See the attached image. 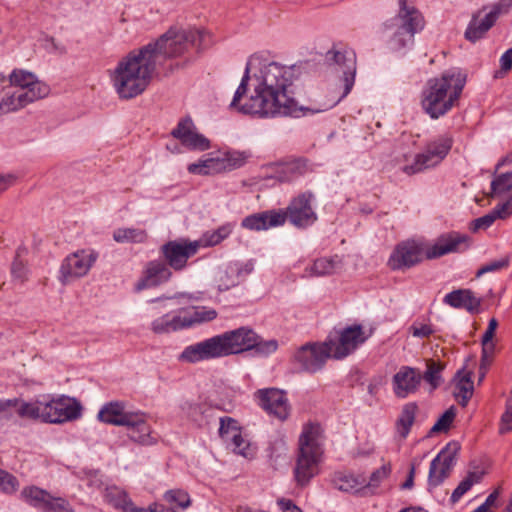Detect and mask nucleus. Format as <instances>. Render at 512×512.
<instances>
[{
    "instance_id": "nucleus-41",
    "label": "nucleus",
    "mask_w": 512,
    "mask_h": 512,
    "mask_svg": "<svg viewBox=\"0 0 512 512\" xmlns=\"http://www.w3.org/2000/svg\"><path fill=\"white\" fill-rule=\"evenodd\" d=\"M164 499L170 503L175 504L177 507L181 509H186L191 504V499L189 494L181 489H173L169 490L164 494Z\"/></svg>"
},
{
    "instance_id": "nucleus-42",
    "label": "nucleus",
    "mask_w": 512,
    "mask_h": 512,
    "mask_svg": "<svg viewBox=\"0 0 512 512\" xmlns=\"http://www.w3.org/2000/svg\"><path fill=\"white\" fill-rule=\"evenodd\" d=\"M441 370V365L437 364L436 362L429 361L427 363V370L422 375V380L428 382L432 390L436 389L440 385Z\"/></svg>"
},
{
    "instance_id": "nucleus-62",
    "label": "nucleus",
    "mask_w": 512,
    "mask_h": 512,
    "mask_svg": "<svg viewBox=\"0 0 512 512\" xmlns=\"http://www.w3.org/2000/svg\"><path fill=\"white\" fill-rule=\"evenodd\" d=\"M500 66L504 71L512 68V48L508 49L500 58Z\"/></svg>"
},
{
    "instance_id": "nucleus-56",
    "label": "nucleus",
    "mask_w": 512,
    "mask_h": 512,
    "mask_svg": "<svg viewBox=\"0 0 512 512\" xmlns=\"http://www.w3.org/2000/svg\"><path fill=\"white\" fill-rule=\"evenodd\" d=\"M512 430V405L506 404V411L501 418L500 433H507Z\"/></svg>"
},
{
    "instance_id": "nucleus-11",
    "label": "nucleus",
    "mask_w": 512,
    "mask_h": 512,
    "mask_svg": "<svg viewBox=\"0 0 512 512\" xmlns=\"http://www.w3.org/2000/svg\"><path fill=\"white\" fill-rule=\"evenodd\" d=\"M459 450L460 444L451 441L431 461L428 473L429 490L438 487L449 477Z\"/></svg>"
},
{
    "instance_id": "nucleus-43",
    "label": "nucleus",
    "mask_w": 512,
    "mask_h": 512,
    "mask_svg": "<svg viewBox=\"0 0 512 512\" xmlns=\"http://www.w3.org/2000/svg\"><path fill=\"white\" fill-rule=\"evenodd\" d=\"M455 415L456 413L454 406L447 409L436 421V423L432 426V428L430 429V433L435 434L440 432H446L450 428L455 418Z\"/></svg>"
},
{
    "instance_id": "nucleus-47",
    "label": "nucleus",
    "mask_w": 512,
    "mask_h": 512,
    "mask_svg": "<svg viewBox=\"0 0 512 512\" xmlns=\"http://www.w3.org/2000/svg\"><path fill=\"white\" fill-rule=\"evenodd\" d=\"M508 265H509V259L507 257H502L500 259L493 260V261L483 265L477 271L476 276L480 277L489 272H495V271L502 270V269L508 267Z\"/></svg>"
},
{
    "instance_id": "nucleus-46",
    "label": "nucleus",
    "mask_w": 512,
    "mask_h": 512,
    "mask_svg": "<svg viewBox=\"0 0 512 512\" xmlns=\"http://www.w3.org/2000/svg\"><path fill=\"white\" fill-rule=\"evenodd\" d=\"M237 424V421L231 417L220 418L219 435L225 442L228 443L230 436L240 429Z\"/></svg>"
},
{
    "instance_id": "nucleus-13",
    "label": "nucleus",
    "mask_w": 512,
    "mask_h": 512,
    "mask_svg": "<svg viewBox=\"0 0 512 512\" xmlns=\"http://www.w3.org/2000/svg\"><path fill=\"white\" fill-rule=\"evenodd\" d=\"M199 247L198 241L172 240L163 244L160 252L171 269L181 271L186 267L188 259L198 252Z\"/></svg>"
},
{
    "instance_id": "nucleus-15",
    "label": "nucleus",
    "mask_w": 512,
    "mask_h": 512,
    "mask_svg": "<svg viewBox=\"0 0 512 512\" xmlns=\"http://www.w3.org/2000/svg\"><path fill=\"white\" fill-rule=\"evenodd\" d=\"M97 255L93 252L80 250L68 255L62 262L60 267V280L63 284H67L74 279L85 276L94 262Z\"/></svg>"
},
{
    "instance_id": "nucleus-4",
    "label": "nucleus",
    "mask_w": 512,
    "mask_h": 512,
    "mask_svg": "<svg viewBox=\"0 0 512 512\" xmlns=\"http://www.w3.org/2000/svg\"><path fill=\"white\" fill-rule=\"evenodd\" d=\"M469 246V236L458 232L439 236L425 252L417 242L405 241L395 247L388 260V265L392 270H404L420 263L424 255L427 259H436L450 253L463 252Z\"/></svg>"
},
{
    "instance_id": "nucleus-23",
    "label": "nucleus",
    "mask_w": 512,
    "mask_h": 512,
    "mask_svg": "<svg viewBox=\"0 0 512 512\" xmlns=\"http://www.w3.org/2000/svg\"><path fill=\"white\" fill-rule=\"evenodd\" d=\"M284 223L285 217L282 214V209H273L251 214L242 220L241 225L249 230L261 231L282 226Z\"/></svg>"
},
{
    "instance_id": "nucleus-24",
    "label": "nucleus",
    "mask_w": 512,
    "mask_h": 512,
    "mask_svg": "<svg viewBox=\"0 0 512 512\" xmlns=\"http://www.w3.org/2000/svg\"><path fill=\"white\" fill-rule=\"evenodd\" d=\"M309 170L306 158H289L275 164V178L280 182L289 183L306 175Z\"/></svg>"
},
{
    "instance_id": "nucleus-53",
    "label": "nucleus",
    "mask_w": 512,
    "mask_h": 512,
    "mask_svg": "<svg viewBox=\"0 0 512 512\" xmlns=\"http://www.w3.org/2000/svg\"><path fill=\"white\" fill-rule=\"evenodd\" d=\"M495 220V217L490 212L482 217L473 220L471 222L470 230L472 232H477L480 229H487L495 222Z\"/></svg>"
},
{
    "instance_id": "nucleus-52",
    "label": "nucleus",
    "mask_w": 512,
    "mask_h": 512,
    "mask_svg": "<svg viewBox=\"0 0 512 512\" xmlns=\"http://www.w3.org/2000/svg\"><path fill=\"white\" fill-rule=\"evenodd\" d=\"M491 213L495 219H506L512 214V197L505 202L498 204Z\"/></svg>"
},
{
    "instance_id": "nucleus-32",
    "label": "nucleus",
    "mask_w": 512,
    "mask_h": 512,
    "mask_svg": "<svg viewBox=\"0 0 512 512\" xmlns=\"http://www.w3.org/2000/svg\"><path fill=\"white\" fill-rule=\"evenodd\" d=\"M457 380L455 396L459 398V404L466 406L473 395V381L471 372L459 370L455 376Z\"/></svg>"
},
{
    "instance_id": "nucleus-9",
    "label": "nucleus",
    "mask_w": 512,
    "mask_h": 512,
    "mask_svg": "<svg viewBox=\"0 0 512 512\" xmlns=\"http://www.w3.org/2000/svg\"><path fill=\"white\" fill-rule=\"evenodd\" d=\"M314 194L310 191L303 192L294 197L285 210L282 209V214L285 221L289 222L300 229H305L313 225L318 216L312 207Z\"/></svg>"
},
{
    "instance_id": "nucleus-17",
    "label": "nucleus",
    "mask_w": 512,
    "mask_h": 512,
    "mask_svg": "<svg viewBox=\"0 0 512 512\" xmlns=\"http://www.w3.org/2000/svg\"><path fill=\"white\" fill-rule=\"evenodd\" d=\"M260 407L269 415L284 421L290 413V405L286 393L276 388L261 389L256 392Z\"/></svg>"
},
{
    "instance_id": "nucleus-48",
    "label": "nucleus",
    "mask_w": 512,
    "mask_h": 512,
    "mask_svg": "<svg viewBox=\"0 0 512 512\" xmlns=\"http://www.w3.org/2000/svg\"><path fill=\"white\" fill-rule=\"evenodd\" d=\"M229 442L235 453L246 456L245 450L249 443L242 437L240 429L230 436Z\"/></svg>"
},
{
    "instance_id": "nucleus-40",
    "label": "nucleus",
    "mask_w": 512,
    "mask_h": 512,
    "mask_svg": "<svg viewBox=\"0 0 512 512\" xmlns=\"http://www.w3.org/2000/svg\"><path fill=\"white\" fill-rule=\"evenodd\" d=\"M480 480V476L475 472H470L454 489L451 495V502L456 503L459 499L471 489L474 483H477Z\"/></svg>"
},
{
    "instance_id": "nucleus-16",
    "label": "nucleus",
    "mask_w": 512,
    "mask_h": 512,
    "mask_svg": "<svg viewBox=\"0 0 512 512\" xmlns=\"http://www.w3.org/2000/svg\"><path fill=\"white\" fill-rule=\"evenodd\" d=\"M44 411V422L63 423L79 418L82 407L76 400L60 398L45 401Z\"/></svg>"
},
{
    "instance_id": "nucleus-12",
    "label": "nucleus",
    "mask_w": 512,
    "mask_h": 512,
    "mask_svg": "<svg viewBox=\"0 0 512 512\" xmlns=\"http://www.w3.org/2000/svg\"><path fill=\"white\" fill-rule=\"evenodd\" d=\"M367 338L362 326L355 324L343 328L336 339L329 337L326 341L329 342L332 358L339 360L353 353Z\"/></svg>"
},
{
    "instance_id": "nucleus-1",
    "label": "nucleus",
    "mask_w": 512,
    "mask_h": 512,
    "mask_svg": "<svg viewBox=\"0 0 512 512\" xmlns=\"http://www.w3.org/2000/svg\"><path fill=\"white\" fill-rule=\"evenodd\" d=\"M255 60L250 58L244 75L230 103L231 108L257 118L278 116L301 117L333 108L337 101H328L320 105H299L294 95L295 72L293 67L278 62H260L257 73L250 76Z\"/></svg>"
},
{
    "instance_id": "nucleus-30",
    "label": "nucleus",
    "mask_w": 512,
    "mask_h": 512,
    "mask_svg": "<svg viewBox=\"0 0 512 512\" xmlns=\"http://www.w3.org/2000/svg\"><path fill=\"white\" fill-rule=\"evenodd\" d=\"M180 313L184 317L186 328L210 322L217 317V311L213 308L205 306L192 307L191 309H180Z\"/></svg>"
},
{
    "instance_id": "nucleus-26",
    "label": "nucleus",
    "mask_w": 512,
    "mask_h": 512,
    "mask_svg": "<svg viewBox=\"0 0 512 512\" xmlns=\"http://www.w3.org/2000/svg\"><path fill=\"white\" fill-rule=\"evenodd\" d=\"M443 302L456 309H465L469 313H477L481 299L469 289H457L445 295Z\"/></svg>"
},
{
    "instance_id": "nucleus-51",
    "label": "nucleus",
    "mask_w": 512,
    "mask_h": 512,
    "mask_svg": "<svg viewBox=\"0 0 512 512\" xmlns=\"http://www.w3.org/2000/svg\"><path fill=\"white\" fill-rule=\"evenodd\" d=\"M231 233V229L228 226H222L217 230L213 231L206 239V244L214 246L219 244L222 240L228 237Z\"/></svg>"
},
{
    "instance_id": "nucleus-45",
    "label": "nucleus",
    "mask_w": 512,
    "mask_h": 512,
    "mask_svg": "<svg viewBox=\"0 0 512 512\" xmlns=\"http://www.w3.org/2000/svg\"><path fill=\"white\" fill-rule=\"evenodd\" d=\"M334 484L337 489L344 492L358 491L360 483L352 475L339 474L334 479Z\"/></svg>"
},
{
    "instance_id": "nucleus-20",
    "label": "nucleus",
    "mask_w": 512,
    "mask_h": 512,
    "mask_svg": "<svg viewBox=\"0 0 512 512\" xmlns=\"http://www.w3.org/2000/svg\"><path fill=\"white\" fill-rule=\"evenodd\" d=\"M171 270L164 261H149L145 266L142 277L135 285L136 291L157 287L168 282L173 276Z\"/></svg>"
},
{
    "instance_id": "nucleus-59",
    "label": "nucleus",
    "mask_w": 512,
    "mask_h": 512,
    "mask_svg": "<svg viewBox=\"0 0 512 512\" xmlns=\"http://www.w3.org/2000/svg\"><path fill=\"white\" fill-rule=\"evenodd\" d=\"M278 506L283 512H303L293 501L289 499H279L277 501Z\"/></svg>"
},
{
    "instance_id": "nucleus-29",
    "label": "nucleus",
    "mask_w": 512,
    "mask_h": 512,
    "mask_svg": "<svg viewBox=\"0 0 512 512\" xmlns=\"http://www.w3.org/2000/svg\"><path fill=\"white\" fill-rule=\"evenodd\" d=\"M104 498L107 503L123 512H146V509L135 507L127 493L116 486L106 488Z\"/></svg>"
},
{
    "instance_id": "nucleus-38",
    "label": "nucleus",
    "mask_w": 512,
    "mask_h": 512,
    "mask_svg": "<svg viewBox=\"0 0 512 512\" xmlns=\"http://www.w3.org/2000/svg\"><path fill=\"white\" fill-rule=\"evenodd\" d=\"M512 191V172L498 175L491 182V193L489 196L501 195Z\"/></svg>"
},
{
    "instance_id": "nucleus-35",
    "label": "nucleus",
    "mask_w": 512,
    "mask_h": 512,
    "mask_svg": "<svg viewBox=\"0 0 512 512\" xmlns=\"http://www.w3.org/2000/svg\"><path fill=\"white\" fill-rule=\"evenodd\" d=\"M340 261L334 258H319L311 266V276H326L334 273L339 267Z\"/></svg>"
},
{
    "instance_id": "nucleus-34",
    "label": "nucleus",
    "mask_w": 512,
    "mask_h": 512,
    "mask_svg": "<svg viewBox=\"0 0 512 512\" xmlns=\"http://www.w3.org/2000/svg\"><path fill=\"white\" fill-rule=\"evenodd\" d=\"M49 94V87L46 84H36L29 88L21 89V91L15 92L19 109L26 105L42 99Z\"/></svg>"
},
{
    "instance_id": "nucleus-27",
    "label": "nucleus",
    "mask_w": 512,
    "mask_h": 512,
    "mask_svg": "<svg viewBox=\"0 0 512 512\" xmlns=\"http://www.w3.org/2000/svg\"><path fill=\"white\" fill-rule=\"evenodd\" d=\"M131 424H125L128 429V437L139 444L150 445L155 442L151 436V428L143 413L136 412L132 415Z\"/></svg>"
},
{
    "instance_id": "nucleus-37",
    "label": "nucleus",
    "mask_w": 512,
    "mask_h": 512,
    "mask_svg": "<svg viewBox=\"0 0 512 512\" xmlns=\"http://www.w3.org/2000/svg\"><path fill=\"white\" fill-rule=\"evenodd\" d=\"M146 233L136 228H119L114 231L113 238L116 242H137L141 243L146 240Z\"/></svg>"
},
{
    "instance_id": "nucleus-10",
    "label": "nucleus",
    "mask_w": 512,
    "mask_h": 512,
    "mask_svg": "<svg viewBox=\"0 0 512 512\" xmlns=\"http://www.w3.org/2000/svg\"><path fill=\"white\" fill-rule=\"evenodd\" d=\"M332 357L329 342L307 343L294 353L293 359L302 371L316 373L321 370L327 359Z\"/></svg>"
},
{
    "instance_id": "nucleus-3",
    "label": "nucleus",
    "mask_w": 512,
    "mask_h": 512,
    "mask_svg": "<svg viewBox=\"0 0 512 512\" xmlns=\"http://www.w3.org/2000/svg\"><path fill=\"white\" fill-rule=\"evenodd\" d=\"M277 348L276 340L264 341L253 329L242 326L185 347L179 360L194 364L249 350L266 356L275 352Z\"/></svg>"
},
{
    "instance_id": "nucleus-19",
    "label": "nucleus",
    "mask_w": 512,
    "mask_h": 512,
    "mask_svg": "<svg viewBox=\"0 0 512 512\" xmlns=\"http://www.w3.org/2000/svg\"><path fill=\"white\" fill-rule=\"evenodd\" d=\"M327 56H331L334 63L342 68L343 71L344 91L342 96L336 100L338 103L342 98L346 97L350 93L354 85L356 75V54L350 49L330 50L327 52Z\"/></svg>"
},
{
    "instance_id": "nucleus-8",
    "label": "nucleus",
    "mask_w": 512,
    "mask_h": 512,
    "mask_svg": "<svg viewBox=\"0 0 512 512\" xmlns=\"http://www.w3.org/2000/svg\"><path fill=\"white\" fill-rule=\"evenodd\" d=\"M452 145V135L445 133L438 136L436 139L427 143L422 153L415 155L412 164L404 165L402 171L407 175H414L437 166L448 155Z\"/></svg>"
},
{
    "instance_id": "nucleus-61",
    "label": "nucleus",
    "mask_w": 512,
    "mask_h": 512,
    "mask_svg": "<svg viewBox=\"0 0 512 512\" xmlns=\"http://www.w3.org/2000/svg\"><path fill=\"white\" fill-rule=\"evenodd\" d=\"M497 327H498V321L495 318H491L489 320L488 327L482 336V340H485V341L492 340Z\"/></svg>"
},
{
    "instance_id": "nucleus-63",
    "label": "nucleus",
    "mask_w": 512,
    "mask_h": 512,
    "mask_svg": "<svg viewBox=\"0 0 512 512\" xmlns=\"http://www.w3.org/2000/svg\"><path fill=\"white\" fill-rule=\"evenodd\" d=\"M481 343H482V353L484 354V358L486 356L492 357L494 350H495V345L492 342V340H490V341L481 340Z\"/></svg>"
},
{
    "instance_id": "nucleus-58",
    "label": "nucleus",
    "mask_w": 512,
    "mask_h": 512,
    "mask_svg": "<svg viewBox=\"0 0 512 512\" xmlns=\"http://www.w3.org/2000/svg\"><path fill=\"white\" fill-rule=\"evenodd\" d=\"M414 337L426 338L429 337L434 331L430 325L421 324L419 326L413 325L411 327Z\"/></svg>"
},
{
    "instance_id": "nucleus-2",
    "label": "nucleus",
    "mask_w": 512,
    "mask_h": 512,
    "mask_svg": "<svg viewBox=\"0 0 512 512\" xmlns=\"http://www.w3.org/2000/svg\"><path fill=\"white\" fill-rule=\"evenodd\" d=\"M210 43V34L205 30L170 29L117 63L111 73L113 87L120 99H133L148 88L167 59L182 56L190 47L206 48Z\"/></svg>"
},
{
    "instance_id": "nucleus-44",
    "label": "nucleus",
    "mask_w": 512,
    "mask_h": 512,
    "mask_svg": "<svg viewBox=\"0 0 512 512\" xmlns=\"http://www.w3.org/2000/svg\"><path fill=\"white\" fill-rule=\"evenodd\" d=\"M19 488V481L11 473L0 469V491L5 494H13Z\"/></svg>"
},
{
    "instance_id": "nucleus-5",
    "label": "nucleus",
    "mask_w": 512,
    "mask_h": 512,
    "mask_svg": "<svg viewBox=\"0 0 512 512\" xmlns=\"http://www.w3.org/2000/svg\"><path fill=\"white\" fill-rule=\"evenodd\" d=\"M465 80L460 74L445 72L429 79L423 91L422 108L432 119L448 113L458 102Z\"/></svg>"
},
{
    "instance_id": "nucleus-49",
    "label": "nucleus",
    "mask_w": 512,
    "mask_h": 512,
    "mask_svg": "<svg viewBox=\"0 0 512 512\" xmlns=\"http://www.w3.org/2000/svg\"><path fill=\"white\" fill-rule=\"evenodd\" d=\"M390 472L391 467L389 464L382 465L371 474L368 486L377 487L385 478L389 476Z\"/></svg>"
},
{
    "instance_id": "nucleus-33",
    "label": "nucleus",
    "mask_w": 512,
    "mask_h": 512,
    "mask_svg": "<svg viewBox=\"0 0 512 512\" xmlns=\"http://www.w3.org/2000/svg\"><path fill=\"white\" fill-rule=\"evenodd\" d=\"M44 404L45 401L41 400L26 402L22 399H17L16 415L20 418L39 419L44 422Z\"/></svg>"
},
{
    "instance_id": "nucleus-57",
    "label": "nucleus",
    "mask_w": 512,
    "mask_h": 512,
    "mask_svg": "<svg viewBox=\"0 0 512 512\" xmlns=\"http://www.w3.org/2000/svg\"><path fill=\"white\" fill-rule=\"evenodd\" d=\"M17 181V176L13 173L0 174V194L13 186Z\"/></svg>"
},
{
    "instance_id": "nucleus-7",
    "label": "nucleus",
    "mask_w": 512,
    "mask_h": 512,
    "mask_svg": "<svg viewBox=\"0 0 512 512\" xmlns=\"http://www.w3.org/2000/svg\"><path fill=\"white\" fill-rule=\"evenodd\" d=\"M320 426L309 423L304 426L299 437V453L294 469L298 485L305 486L318 474L322 448L319 441Z\"/></svg>"
},
{
    "instance_id": "nucleus-18",
    "label": "nucleus",
    "mask_w": 512,
    "mask_h": 512,
    "mask_svg": "<svg viewBox=\"0 0 512 512\" xmlns=\"http://www.w3.org/2000/svg\"><path fill=\"white\" fill-rule=\"evenodd\" d=\"M171 135L190 150L205 151L210 148V141L204 135L198 133L190 117L181 119L171 131Z\"/></svg>"
},
{
    "instance_id": "nucleus-54",
    "label": "nucleus",
    "mask_w": 512,
    "mask_h": 512,
    "mask_svg": "<svg viewBox=\"0 0 512 512\" xmlns=\"http://www.w3.org/2000/svg\"><path fill=\"white\" fill-rule=\"evenodd\" d=\"M19 110L15 93L0 100V116Z\"/></svg>"
},
{
    "instance_id": "nucleus-55",
    "label": "nucleus",
    "mask_w": 512,
    "mask_h": 512,
    "mask_svg": "<svg viewBox=\"0 0 512 512\" xmlns=\"http://www.w3.org/2000/svg\"><path fill=\"white\" fill-rule=\"evenodd\" d=\"M26 272L25 265L18 257H16L11 266V273L13 277L23 282L26 279Z\"/></svg>"
},
{
    "instance_id": "nucleus-25",
    "label": "nucleus",
    "mask_w": 512,
    "mask_h": 512,
    "mask_svg": "<svg viewBox=\"0 0 512 512\" xmlns=\"http://www.w3.org/2000/svg\"><path fill=\"white\" fill-rule=\"evenodd\" d=\"M126 405L123 401H110L105 403L98 412L99 421L115 426L131 424L134 412H126Z\"/></svg>"
},
{
    "instance_id": "nucleus-36",
    "label": "nucleus",
    "mask_w": 512,
    "mask_h": 512,
    "mask_svg": "<svg viewBox=\"0 0 512 512\" xmlns=\"http://www.w3.org/2000/svg\"><path fill=\"white\" fill-rule=\"evenodd\" d=\"M9 80L11 85L20 87L21 89L32 87L34 84H43L33 73L21 69L13 70L9 76Z\"/></svg>"
},
{
    "instance_id": "nucleus-31",
    "label": "nucleus",
    "mask_w": 512,
    "mask_h": 512,
    "mask_svg": "<svg viewBox=\"0 0 512 512\" xmlns=\"http://www.w3.org/2000/svg\"><path fill=\"white\" fill-rule=\"evenodd\" d=\"M417 411L418 406L414 402L407 403L403 406L401 413L396 421V430L403 439L408 436L411 427L415 422Z\"/></svg>"
},
{
    "instance_id": "nucleus-22",
    "label": "nucleus",
    "mask_w": 512,
    "mask_h": 512,
    "mask_svg": "<svg viewBox=\"0 0 512 512\" xmlns=\"http://www.w3.org/2000/svg\"><path fill=\"white\" fill-rule=\"evenodd\" d=\"M501 12L502 5L496 4L484 17H481L480 13L474 15L465 31V38L472 43L481 39L495 24Z\"/></svg>"
},
{
    "instance_id": "nucleus-64",
    "label": "nucleus",
    "mask_w": 512,
    "mask_h": 512,
    "mask_svg": "<svg viewBox=\"0 0 512 512\" xmlns=\"http://www.w3.org/2000/svg\"><path fill=\"white\" fill-rule=\"evenodd\" d=\"M150 512H176L172 507H166L163 504L154 503L149 506Z\"/></svg>"
},
{
    "instance_id": "nucleus-28",
    "label": "nucleus",
    "mask_w": 512,
    "mask_h": 512,
    "mask_svg": "<svg viewBox=\"0 0 512 512\" xmlns=\"http://www.w3.org/2000/svg\"><path fill=\"white\" fill-rule=\"evenodd\" d=\"M187 329L180 310L176 314L167 313L151 322V330L155 334H169Z\"/></svg>"
},
{
    "instance_id": "nucleus-21",
    "label": "nucleus",
    "mask_w": 512,
    "mask_h": 512,
    "mask_svg": "<svg viewBox=\"0 0 512 512\" xmlns=\"http://www.w3.org/2000/svg\"><path fill=\"white\" fill-rule=\"evenodd\" d=\"M421 381L422 375L416 368L402 366L392 378L393 392L404 399L418 390Z\"/></svg>"
},
{
    "instance_id": "nucleus-50",
    "label": "nucleus",
    "mask_w": 512,
    "mask_h": 512,
    "mask_svg": "<svg viewBox=\"0 0 512 512\" xmlns=\"http://www.w3.org/2000/svg\"><path fill=\"white\" fill-rule=\"evenodd\" d=\"M17 398L0 400V419H9L16 415Z\"/></svg>"
},
{
    "instance_id": "nucleus-14",
    "label": "nucleus",
    "mask_w": 512,
    "mask_h": 512,
    "mask_svg": "<svg viewBox=\"0 0 512 512\" xmlns=\"http://www.w3.org/2000/svg\"><path fill=\"white\" fill-rule=\"evenodd\" d=\"M21 497L31 506L43 512H74L69 502L61 497H54L46 490L36 486L25 487Z\"/></svg>"
},
{
    "instance_id": "nucleus-39",
    "label": "nucleus",
    "mask_w": 512,
    "mask_h": 512,
    "mask_svg": "<svg viewBox=\"0 0 512 512\" xmlns=\"http://www.w3.org/2000/svg\"><path fill=\"white\" fill-rule=\"evenodd\" d=\"M220 165L221 163L218 160L214 158H208L205 160H200L197 163L189 164L188 171L192 174L207 175L218 171Z\"/></svg>"
},
{
    "instance_id": "nucleus-60",
    "label": "nucleus",
    "mask_w": 512,
    "mask_h": 512,
    "mask_svg": "<svg viewBox=\"0 0 512 512\" xmlns=\"http://www.w3.org/2000/svg\"><path fill=\"white\" fill-rule=\"evenodd\" d=\"M227 279L224 280L222 277L219 283V290L226 291L229 288L238 284L239 275H226Z\"/></svg>"
},
{
    "instance_id": "nucleus-6",
    "label": "nucleus",
    "mask_w": 512,
    "mask_h": 512,
    "mask_svg": "<svg viewBox=\"0 0 512 512\" xmlns=\"http://www.w3.org/2000/svg\"><path fill=\"white\" fill-rule=\"evenodd\" d=\"M397 14L384 23L386 32L392 31L388 46L393 51L402 50L414 43V36L425 27V18L408 0H398Z\"/></svg>"
}]
</instances>
